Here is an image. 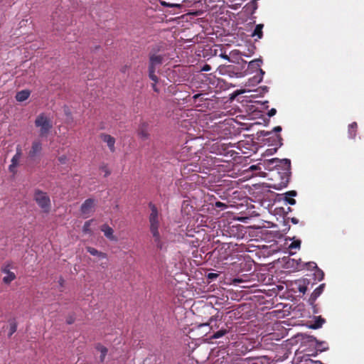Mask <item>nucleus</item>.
<instances>
[{
  "mask_svg": "<svg viewBox=\"0 0 364 364\" xmlns=\"http://www.w3.org/2000/svg\"><path fill=\"white\" fill-rule=\"evenodd\" d=\"M33 200L43 213H48L50 211L51 201L47 193L40 189H36L33 193Z\"/></svg>",
  "mask_w": 364,
  "mask_h": 364,
  "instance_id": "f257e3e1",
  "label": "nucleus"
},
{
  "mask_svg": "<svg viewBox=\"0 0 364 364\" xmlns=\"http://www.w3.org/2000/svg\"><path fill=\"white\" fill-rule=\"evenodd\" d=\"M35 126L39 128V136L41 137L47 136L53 124L49 118L44 113L37 116L35 119Z\"/></svg>",
  "mask_w": 364,
  "mask_h": 364,
  "instance_id": "f03ea898",
  "label": "nucleus"
},
{
  "mask_svg": "<svg viewBox=\"0 0 364 364\" xmlns=\"http://www.w3.org/2000/svg\"><path fill=\"white\" fill-rule=\"evenodd\" d=\"M151 213L149 217L150 232L159 231L160 226L159 214L157 208L152 203H149Z\"/></svg>",
  "mask_w": 364,
  "mask_h": 364,
  "instance_id": "7ed1b4c3",
  "label": "nucleus"
},
{
  "mask_svg": "<svg viewBox=\"0 0 364 364\" xmlns=\"http://www.w3.org/2000/svg\"><path fill=\"white\" fill-rule=\"evenodd\" d=\"M11 268H13V265H12L11 262H6V263L4 264L3 266L1 267V272L6 274V276H5L3 278V282L5 284H10L16 277V274L14 272L10 271V269Z\"/></svg>",
  "mask_w": 364,
  "mask_h": 364,
  "instance_id": "20e7f679",
  "label": "nucleus"
},
{
  "mask_svg": "<svg viewBox=\"0 0 364 364\" xmlns=\"http://www.w3.org/2000/svg\"><path fill=\"white\" fill-rule=\"evenodd\" d=\"M42 151V143L40 139H35L31 144V149L28 153V158L34 159L41 154Z\"/></svg>",
  "mask_w": 364,
  "mask_h": 364,
  "instance_id": "39448f33",
  "label": "nucleus"
},
{
  "mask_svg": "<svg viewBox=\"0 0 364 364\" xmlns=\"http://www.w3.org/2000/svg\"><path fill=\"white\" fill-rule=\"evenodd\" d=\"M95 207V200L92 198H88L84 201L80 207V212L85 218H87L93 212Z\"/></svg>",
  "mask_w": 364,
  "mask_h": 364,
  "instance_id": "423d86ee",
  "label": "nucleus"
},
{
  "mask_svg": "<svg viewBox=\"0 0 364 364\" xmlns=\"http://www.w3.org/2000/svg\"><path fill=\"white\" fill-rule=\"evenodd\" d=\"M278 162L279 164L277 166H282L284 171V174L286 175L285 181H282L283 186L286 187L289 183V177L291 169V161L288 159H284L279 160Z\"/></svg>",
  "mask_w": 364,
  "mask_h": 364,
  "instance_id": "0eeeda50",
  "label": "nucleus"
},
{
  "mask_svg": "<svg viewBox=\"0 0 364 364\" xmlns=\"http://www.w3.org/2000/svg\"><path fill=\"white\" fill-rule=\"evenodd\" d=\"M22 155V150L19 145L16 147V154L11 159V164L9 166V170L10 172L15 174L16 173V167L18 165L19 160Z\"/></svg>",
  "mask_w": 364,
  "mask_h": 364,
  "instance_id": "6e6552de",
  "label": "nucleus"
},
{
  "mask_svg": "<svg viewBox=\"0 0 364 364\" xmlns=\"http://www.w3.org/2000/svg\"><path fill=\"white\" fill-rule=\"evenodd\" d=\"M164 57L161 55L155 53L149 54V68L156 70L160 65H162Z\"/></svg>",
  "mask_w": 364,
  "mask_h": 364,
  "instance_id": "1a4fd4ad",
  "label": "nucleus"
},
{
  "mask_svg": "<svg viewBox=\"0 0 364 364\" xmlns=\"http://www.w3.org/2000/svg\"><path fill=\"white\" fill-rule=\"evenodd\" d=\"M151 234L152 235L154 242L157 250H162L166 248V242L161 236L159 231L152 232H151Z\"/></svg>",
  "mask_w": 364,
  "mask_h": 364,
  "instance_id": "9d476101",
  "label": "nucleus"
},
{
  "mask_svg": "<svg viewBox=\"0 0 364 364\" xmlns=\"http://www.w3.org/2000/svg\"><path fill=\"white\" fill-rule=\"evenodd\" d=\"M100 139L107 144L109 151L113 153L115 151V139L109 134L102 133L100 134Z\"/></svg>",
  "mask_w": 364,
  "mask_h": 364,
  "instance_id": "9b49d317",
  "label": "nucleus"
},
{
  "mask_svg": "<svg viewBox=\"0 0 364 364\" xmlns=\"http://www.w3.org/2000/svg\"><path fill=\"white\" fill-rule=\"evenodd\" d=\"M148 124L146 122H143L140 124L138 129V136L142 140H146L149 137V134L148 132Z\"/></svg>",
  "mask_w": 364,
  "mask_h": 364,
  "instance_id": "f8f14e48",
  "label": "nucleus"
},
{
  "mask_svg": "<svg viewBox=\"0 0 364 364\" xmlns=\"http://www.w3.org/2000/svg\"><path fill=\"white\" fill-rule=\"evenodd\" d=\"M324 287L325 284H321L314 289L309 299V301L311 304H313L316 301V299L322 294Z\"/></svg>",
  "mask_w": 364,
  "mask_h": 364,
  "instance_id": "ddd939ff",
  "label": "nucleus"
},
{
  "mask_svg": "<svg viewBox=\"0 0 364 364\" xmlns=\"http://www.w3.org/2000/svg\"><path fill=\"white\" fill-rule=\"evenodd\" d=\"M257 9V1H250L243 7L242 11L248 16L252 15Z\"/></svg>",
  "mask_w": 364,
  "mask_h": 364,
  "instance_id": "4468645a",
  "label": "nucleus"
},
{
  "mask_svg": "<svg viewBox=\"0 0 364 364\" xmlns=\"http://www.w3.org/2000/svg\"><path fill=\"white\" fill-rule=\"evenodd\" d=\"M304 267H306L307 269H316L318 268L317 264L314 262H309L304 264H301V259H299V262H296V266L295 267V269L297 271H300Z\"/></svg>",
  "mask_w": 364,
  "mask_h": 364,
  "instance_id": "2eb2a0df",
  "label": "nucleus"
},
{
  "mask_svg": "<svg viewBox=\"0 0 364 364\" xmlns=\"http://www.w3.org/2000/svg\"><path fill=\"white\" fill-rule=\"evenodd\" d=\"M100 230L104 232V235L110 240H116L115 237L113 235L114 230L107 224H104L101 226Z\"/></svg>",
  "mask_w": 364,
  "mask_h": 364,
  "instance_id": "dca6fc26",
  "label": "nucleus"
},
{
  "mask_svg": "<svg viewBox=\"0 0 364 364\" xmlns=\"http://www.w3.org/2000/svg\"><path fill=\"white\" fill-rule=\"evenodd\" d=\"M284 195H285L284 200L287 203H289L291 205L296 204V200L292 198V197H294L297 195V193L296 191H287V193H285Z\"/></svg>",
  "mask_w": 364,
  "mask_h": 364,
  "instance_id": "f3484780",
  "label": "nucleus"
},
{
  "mask_svg": "<svg viewBox=\"0 0 364 364\" xmlns=\"http://www.w3.org/2000/svg\"><path fill=\"white\" fill-rule=\"evenodd\" d=\"M160 2L164 7H168V8L173 9V14H178L179 11H178V10H179L182 7V5L179 4H170L169 2L165 1H160ZM170 13H172V11H170Z\"/></svg>",
  "mask_w": 364,
  "mask_h": 364,
  "instance_id": "a211bd4d",
  "label": "nucleus"
},
{
  "mask_svg": "<svg viewBox=\"0 0 364 364\" xmlns=\"http://www.w3.org/2000/svg\"><path fill=\"white\" fill-rule=\"evenodd\" d=\"M30 91L27 90H23L20 92H18L16 95V99L18 102H23L26 100L30 96Z\"/></svg>",
  "mask_w": 364,
  "mask_h": 364,
  "instance_id": "6ab92c4d",
  "label": "nucleus"
},
{
  "mask_svg": "<svg viewBox=\"0 0 364 364\" xmlns=\"http://www.w3.org/2000/svg\"><path fill=\"white\" fill-rule=\"evenodd\" d=\"M95 348L100 352V360L101 363H103L107 354L108 349L100 343L97 344Z\"/></svg>",
  "mask_w": 364,
  "mask_h": 364,
  "instance_id": "aec40b11",
  "label": "nucleus"
},
{
  "mask_svg": "<svg viewBox=\"0 0 364 364\" xmlns=\"http://www.w3.org/2000/svg\"><path fill=\"white\" fill-rule=\"evenodd\" d=\"M86 250L90 255H92L93 256H97L98 257L103 258V259H105L107 257L106 253L100 252L94 247H87Z\"/></svg>",
  "mask_w": 364,
  "mask_h": 364,
  "instance_id": "412c9836",
  "label": "nucleus"
},
{
  "mask_svg": "<svg viewBox=\"0 0 364 364\" xmlns=\"http://www.w3.org/2000/svg\"><path fill=\"white\" fill-rule=\"evenodd\" d=\"M358 129V124L356 122H353L348 126V135L351 139H354L356 136Z\"/></svg>",
  "mask_w": 364,
  "mask_h": 364,
  "instance_id": "4be33fe9",
  "label": "nucleus"
},
{
  "mask_svg": "<svg viewBox=\"0 0 364 364\" xmlns=\"http://www.w3.org/2000/svg\"><path fill=\"white\" fill-rule=\"evenodd\" d=\"M9 331L8 333V336L10 338L17 330V323L16 320L10 319L9 321Z\"/></svg>",
  "mask_w": 364,
  "mask_h": 364,
  "instance_id": "5701e85b",
  "label": "nucleus"
},
{
  "mask_svg": "<svg viewBox=\"0 0 364 364\" xmlns=\"http://www.w3.org/2000/svg\"><path fill=\"white\" fill-rule=\"evenodd\" d=\"M263 24H257L255 30L252 34V36L255 37L257 36L258 38H262L263 36L262 28H263Z\"/></svg>",
  "mask_w": 364,
  "mask_h": 364,
  "instance_id": "b1692460",
  "label": "nucleus"
},
{
  "mask_svg": "<svg viewBox=\"0 0 364 364\" xmlns=\"http://www.w3.org/2000/svg\"><path fill=\"white\" fill-rule=\"evenodd\" d=\"M272 131L274 132H275L274 136H275L276 139L274 140L277 141L275 144H279V146H281L282 144V138L279 134H277V133L282 131V127L280 126H277L273 129Z\"/></svg>",
  "mask_w": 364,
  "mask_h": 364,
  "instance_id": "393cba45",
  "label": "nucleus"
},
{
  "mask_svg": "<svg viewBox=\"0 0 364 364\" xmlns=\"http://www.w3.org/2000/svg\"><path fill=\"white\" fill-rule=\"evenodd\" d=\"M253 360L252 358H237L235 359L232 364H250V363Z\"/></svg>",
  "mask_w": 364,
  "mask_h": 364,
  "instance_id": "a878e982",
  "label": "nucleus"
},
{
  "mask_svg": "<svg viewBox=\"0 0 364 364\" xmlns=\"http://www.w3.org/2000/svg\"><path fill=\"white\" fill-rule=\"evenodd\" d=\"M93 220H87L85 223L83 227H82V231L84 233H91V229L90 225L92 223Z\"/></svg>",
  "mask_w": 364,
  "mask_h": 364,
  "instance_id": "bb28decb",
  "label": "nucleus"
},
{
  "mask_svg": "<svg viewBox=\"0 0 364 364\" xmlns=\"http://www.w3.org/2000/svg\"><path fill=\"white\" fill-rule=\"evenodd\" d=\"M156 70L149 68V77L155 83L159 82V78L155 74Z\"/></svg>",
  "mask_w": 364,
  "mask_h": 364,
  "instance_id": "cd10ccee",
  "label": "nucleus"
},
{
  "mask_svg": "<svg viewBox=\"0 0 364 364\" xmlns=\"http://www.w3.org/2000/svg\"><path fill=\"white\" fill-rule=\"evenodd\" d=\"M228 331L226 329H220L219 331H218L217 332L214 333L213 335L212 336V338H221L223 337L224 335H225L227 333Z\"/></svg>",
  "mask_w": 364,
  "mask_h": 364,
  "instance_id": "c85d7f7f",
  "label": "nucleus"
},
{
  "mask_svg": "<svg viewBox=\"0 0 364 364\" xmlns=\"http://www.w3.org/2000/svg\"><path fill=\"white\" fill-rule=\"evenodd\" d=\"M324 319L319 318L317 319L315 323L311 326V328L314 329L318 328L321 327L322 324L324 323Z\"/></svg>",
  "mask_w": 364,
  "mask_h": 364,
  "instance_id": "c756f323",
  "label": "nucleus"
},
{
  "mask_svg": "<svg viewBox=\"0 0 364 364\" xmlns=\"http://www.w3.org/2000/svg\"><path fill=\"white\" fill-rule=\"evenodd\" d=\"M301 246V240H294L293 241L290 245H289V248L290 249H296V248H299Z\"/></svg>",
  "mask_w": 364,
  "mask_h": 364,
  "instance_id": "7c9ffc66",
  "label": "nucleus"
},
{
  "mask_svg": "<svg viewBox=\"0 0 364 364\" xmlns=\"http://www.w3.org/2000/svg\"><path fill=\"white\" fill-rule=\"evenodd\" d=\"M315 275L316 277H317V279L321 281L323 279V277H324V274L323 272V271H321L320 269L317 268L316 269V273H315Z\"/></svg>",
  "mask_w": 364,
  "mask_h": 364,
  "instance_id": "2f4dec72",
  "label": "nucleus"
},
{
  "mask_svg": "<svg viewBox=\"0 0 364 364\" xmlns=\"http://www.w3.org/2000/svg\"><path fill=\"white\" fill-rule=\"evenodd\" d=\"M219 274L217 273H208L207 274V278L210 280V282L215 280L218 277Z\"/></svg>",
  "mask_w": 364,
  "mask_h": 364,
  "instance_id": "473e14b6",
  "label": "nucleus"
},
{
  "mask_svg": "<svg viewBox=\"0 0 364 364\" xmlns=\"http://www.w3.org/2000/svg\"><path fill=\"white\" fill-rule=\"evenodd\" d=\"M100 169L105 172V177L110 174V171H109L107 165H102V166H100Z\"/></svg>",
  "mask_w": 364,
  "mask_h": 364,
  "instance_id": "72a5a7b5",
  "label": "nucleus"
},
{
  "mask_svg": "<svg viewBox=\"0 0 364 364\" xmlns=\"http://www.w3.org/2000/svg\"><path fill=\"white\" fill-rule=\"evenodd\" d=\"M215 206L218 208L225 209L228 207V205L220 201H217L215 203Z\"/></svg>",
  "mask_w": 364,
  "mask_h": 364,
  "instance_id": "f704fd0d",
  "label": "nucleus"
},
{
  "mask_svg": "<svg viewBox=\"0 0 364 364\" xmlns=\"http://www.w3.org/2000/svg\"><path fill=\"white\" fill-rule=\"evenodd\" d=\"M298 289L301 293L305 294L307 291V287L305 285H299Z\"/></svg>",
  "mask_w": 364,
  "mask_h": 364,
  "instance_id": "c9c22d12",
  "label": "nucleus"
},
{
  "mask_svg": "<svg viewBox=\"0 0 364 364\" xmlns=\"http://www.w3.org/2000/svg\"><path fill=\"white\" fill-rule=\"evenodd\" d=\"M211 70V66L208 64H205L202 68H201V71H205V72H208V71H210Z\"/></svg>",
  "mask_w": 364,
  "mask_h": 364,
  "instance_id": "e433bc0d",
  "label": "nucleus"
},
{
  "mask_svg": "<svg viewBox=\"0 0 364 364\" xmlns=\"http://www.w3.org/2000/svg\"><path fill=\"white\" fill-rule=\"evenodd\" d=\"M58 161L60 162V164H65L67 162V157H66V156L63 155V156H60L58 158Z\"/></svg>",
  "mask_w": 364,
  "mask_h": 364,
  "instance_id": "4c0bfd02",
  "label": "nucleus"
},
{
  "mask_svg": "<svg viewBox=\"0 0 364 364\" xmlns=\"http://www.w3.org/2000/svg\"><path fill=\"white\" fill-rule=\"evenodd\" d=\"M277 113V110L276 109L274 108H272L269 112H268V116L269 117H272L274 115H275Z\"/></svg>",
  "mask_w": 364,
  "mask_h": 364,
  "instance_id": "58836bf2",
  "label": "nucleus"
},
{
  "mask_svg": "<svg viewBox=\"0 0 364 364\" xmlns=\"http://www.w3.org/2000/svg\"><path fill=\"white\" fill-rule=\"evenodd\" d=\"M271 134H272V132H267V131H262L261 132V135H262L264 136H268Z\"/></svg>",
  "mask_w": 364,
  "mask_h": 364,
  "instance_id": "ea45409f",
  "label": "nucleus"
},
{
  "mask_svg": "<svg viewBox=\"0 0 364 364\" xmlns=\"http://www.w3.org/2000/svg\"><path fill=\"white\" fill-rule=\"evenodd\" d=\"M203 96V94H196L193 96V99L194 102H196L197 99L200 98Z\"/></svg>",
  "mask_w": 364,
  "mask_h": 364,
  "instance_id": "a19ab883",
  "label": "nucleus"
},
{
  "mask_svg": "<svg viewBox=\"0 0 364 364\" xmlns=\"http://www.w3.org/2000/svg\"><path fill=\"white\" fill-rule=\"evenodd\" d=\"M220 57L230 61V59L229 56L225 53L220 54Z\"/></svg>",
  "mask_w": 364,
  "mask_h": 364,
  "instance_id": "79ce46f5",
  "label": "nucleus"
},
{
  "mask_svg": "<svg viewBox=\"0 0 364 364\" xmlns=\"http://www.w3.org/2000/svg\"><path fill=\"white\" fill-rule=\"evenodd\" d=\"M259 62H260V60H252L250 63V65L253 66L255 64H256L257 66H259Z\"/></svg>",
  "mask_w": 364,
  "mask_h": 364,
  "instance_id": "37998d69",
  "label": "nucleus"
},
{
  "mask_svg": "<svg viewBox=\"0 0 364 364\" xmlns=\"http://www.w3.org/2000/svg\"><path fill=\"white\" fill-rule=\"evenodd\" d=\"M259 73L261 74V76L259 77V78L257 80V82H259L262 81V77H263V75L264 74V71H263L262 69H259Z\"/></svg>",
  "mask_w": 364,
  "mask_h": 364,
  "instance_id": "c03bdc74",
  "label": "nucleus"
},
{
  "mask_svg": "<svg viewBox=\"0 0 364 364\" xmlns=\"http://www.w3.org/2000/svg\"><path fill=\"white\" fill-rule=\"evenodd\" d=\"M153 90L156 92H159V90L158 89V87H156V83L154 82L151 85Z\"/></svg>",
  "mask_w": 364,
  "mask_h": 364,
  "instance_id": "a18cd8bd",
  "label": "nucleus"
},
{
  "mask_svg": "<svg viewBox=\"0 0 364 364\" xmlns=\"http://www.w3.org/2000/svg\"><path fill=\"white\" fill-rule=\"evenodd\" d=\"M74 322V318L73 317H70L67 319V323L72 324Z\"/></svg>",
  "mask_w": 364,
  "mask_h": 364,
  "instance_id": "49530a36",
  "label": "nucleus"
},
{
  "mask_svg": "<svg viewBox=\"0 0 364 364\" xmlns=\"http://www.w3.org/2000/svg\"><path fill=\"white\" fill-rule=\"evenodd\" d=\"M291 221L294 224H297L299 223V220L297 218H292L291 219Z\"/></svg>",
  "mask_w": 364,
  "mask_h": 364,
  "instance_id": "de8ad7c7",
  "label": "nucleus"
},
{
  "mask_svg": "<svg viewBox=\"0 0 364 364\" xmlns=\"http://www.w3.org/2000/svg\"><path fill=\"white\" fill-rule=\"evenodd\" d=\"M63 283H64V279L60 277V279H59V284L60 286H63Z\"/></svg>",
  "mask_w": 364,
  "mask_h": 364,
  "instance_id": "09e8293b",
  "label": "nucleus"
},
{
  "mask_svg": "<svg viewBox=\"0 0 364 364\" xmlns=\"http://www.w3.org/2000/svg\"><path fill=\"white\" fill-rule=\"evenodd\" d=\"M237 6H241V4H237L236 6H231V5H229V7H231L234 9H236L237 8Z\"/></svg>",
  "mask_w": 364,
  "mask_h": 364,
  "instance_id": "8fccbe9b",
  "label": "nucleus"
},
{
  "mask_svg": "<svg viewBox=\"0 0 364 364\" xmlns=\"http://www.w3.org/2000/svg\"><path fill=\"white\" fill-rule=\"evenodd\" d=\"M216 320L213 318V317H211L209 320V323H208V325H210L213 321H215Z\"/></svg>",
  "mask_w": 364,
  "mask_h": 364,
  "instance_id": "3c124183",
  "label": "nucleus"
},
{
  "mask_svg": "<svg viewBox=\"0 0 364 364\" xmlns=\"http://www.w3.org/2000/svg\"><path fill=\"white\" fill-rule=\"evenodd\" d=\"M65 114H66L67 115H68V114H70V112H69V110H68V107H65Z\"/></svg>",
  "mask_w": 364,
  "mask_h": 364,
  "instance_id": "603ef678",
  "label": "nucleus"
},
{
  "mask_svg": "<svg viewBox=\"0 0 364 364\" xmlns=\"http://www.w3.org/2000/svg\"><path fill=\"white\" fill-rule=\"evenodd\" d=\"M126 69H127V66H124V68H122L121 71H122V73H125Z\"/></svg>",
  "mask_w": 364,
  "mask_h": 364,
  "instance_id": "864d4df0",
  "label": "nucleus"
}]
</instances>
